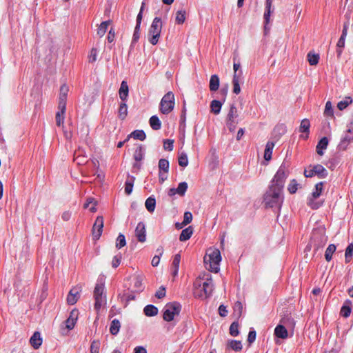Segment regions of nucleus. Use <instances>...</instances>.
<instances>
[{
    "label": "nucleus",
    "mask_w": 353,
    "mask_h": 353,
    "mask_svg": "<svg viewBox=\"0 0 353 353\" xmlns=\"http://www.w3.org/2000/svg\"><path fill=\"white\" fill-rule=\"evenodd\" d=\"M193 286V294L195 298L200 299L208 298L214 290L211 274L208 272L201 274L194 281Z\"/></svg>",
    "instance_id": "f257e3e1"
},
{
    "label": "nucleus",
    "mask_w": 353,
    "mask_h": 353,
    "mask_svg": "<svg viewBox=\"0 0 353 353\" xmlns=\"http://www.w3.org/2000/svg\"><path fill=\"white\" fill-rule=\"evenodd\" d=\"M283 190L269 185L263 196V203L265 208L280 210L283 203Z\"/></svg>",
    "instance_id": "f03ea898"
},
{
    "label": "nucleus",
    "mask_w": 353,
    "mask_h": 353,
    "mask_svg": "<svg viewBox=\"0 0 353 353\" xmlns=\"http://www.w3.org/2000/svg\"><path fill=\"white\" fill-rule=\"evenodd\" d=\"M221 261V256L219 250L210 248L208 250L203 261L205 268L210 272H218L219 271V263Z\"/></svg>",
    "instance_id": "7ed1b4c3"
},
{
    "label": "nucleus",
    "mask_w": 353,
    "mask_h": 353,
    "mask_svg": "<svg viewBox=\"0 0 353 353\" xmlns=\"http://www.w3.org/2000/svg\"><path fill=\"white\" fill-rule=\"evenodd\" d=\"M162 30V21L160 17H156L150 26L148 32V41L152 45H156L159 42Z\"/></svg>",
    "instance_id": "20e7f679"
},
{
    "label": "nucleus",
    "mask_w": 353,
    "mask_h": 353,
    "mask_svg": "<svg viewBox=\"0 0 353 353\" xmlns=\"http://www.w3.org/2000/svg\"><path fill=\"white\" fill-rule=\"evenodd\" d=\"M104 289L105 284L103 279H99L94 290V297L95 299L94 308L96 310H99L102 305L106 303V296L104 294Z\"/></svg>",
    "instance_id": "39448f33"
},
{
    "label": "nucleus",
    "mask_w": 353,
    "mask_h": 353,
    "mask_svg": "<svg viewBox=\"0 0 353 353\" xmlns=\"http://www.w3.org/2000/svg\"><path fill=\"white\" fill-rule=\"evenodd\" d=\"M288 176V172L287 168L283 163L279 167L274 178L271 181L270 185L283 190L285 182Z\"/></svg>",
    "instance_id": "423d86ee"
},
{
    "label": "nucleus",
    "mask_w": 353,
    "mask_h": 353,
    "mask_svg": "<svg viewBox=\"0 0 353 353\" xmlns=\"http://www.w3.org/2000/svg\"><path fill=\"white\" fill-rule=\"evenodd\" d=\"M181 309L179 303L172 302L165 305L163 308V318L165 321H171L174 319L175 315H179Z\"/></svg>",
    "instance_id": "0eeeda50"
},
{
    "label": "nucleus",
    "mask_w": 353,
    "mask_h": 353,
    "mask_svg": "<svg viewBox=\"0 0 353 353\" xmlns=\"http://www.w3.org/2000/svg\"><path fill=\"white\" fill-rule=\"evenodd\" d=\"M174 107V96L172 92H168L162 98L160 103V111L164 114H169Z\"/></svg>",
    "instance_id": "6e6552de"
},
{
    "label": "nucleus",
    "mask_w": 353,
    "mask_h": 353,
    "mask_svg": "<svg viewBox=\"0 0 353 353\" xmlns=\"http://www.w3.org/2000/svg\"><path fill=\"white\" fill-rule=\"evenodd\" d=\"M238 117L239 114L236 105L234 104H231L226 117L225 123L228 130L232 132H234L236 125L238 124V121L236 120Z\"/></svg>",
    "instance_id": "1a4fd4ad"
},
{
    "label": "nucleus",
    "mask_w": 353,
    "mask_h": 353,
    "mask_svg": "<svg viewBox=\"0 0 353 353\" xmlns=\"http://www.w3.org/2000/svg\"><path fill=\"white\" fill-rule=\"evenodd\" d=\"M327 174L328 172L326 169L320 164L310 166L308 169H305L304 171V175L307 178L317 175L319 179H325Z\"/></svg>",
    "instance_id": "9d476101"
},
{
    "label": "nucleus",
    "mask_w": 353,
    "mask_h": 353,
    "mask_svg": "<svg viewBox=\"0 0 353 353\" xmlns=\"http://www.w3.org/2000/svg\"><path fill=\"white\" fill-rule=\"evenodd\" d=\"M103 228V218L102 216H98L92 227L93 239H99Z\"/></svg>",
    "instance_id": "9b49d317"
},
{
    "label": "nucleus",
    "mask_w": 353,
    "mask_h": 353,
    "mask_svg": "<svg viewBox=\"0 0 353 353\" xmlns=\"http://www.w3.org/2000/svg\"><path fill=\"white\" fill-rule=\"evenodd\" d=\"M272 2H273V0H266V1H265V12H264V14H263L264 23H265V25H264L265 34H267L268 31L269 30V28L268 27V25L270 23L271 13L274 10V8H272Z\"/></svg>",
    "instance_id": "f8f14e48"
},
{
    "label": "nucleus",
    "mask_w": 353,
    "mask_h": 353,
    "mask_svg": "<svg viewBox=\"0 0 353 353\" xmlns=\"http://www.w3.org/2000/svg\"><path fill=\"white\" fill-rule=\"evenodd\" d=\"M135 236L137 238V240L143 243L146 240V230L145 225L143 222H139L135 229Z\"/></svg>",
    "instance_id": "ddd939ff"
},
{
    "label": "nucleus",
    "mask_w": 353,
    "mask_h": 353,
    "mask_svg": "<svg viewBox=\"0 0 353 353\" xmlns=\"http://www.w3.org/2000/svg\"><path fill=\"white\" fill-rule=\"evenodd\" d=\"M80 291L81 288L78 286L73 288L70 290L67 297V302L69 305H74L77 302L80 297Z\"/></svg>",
    "instance_id": "4468645a"
},
{
    "label": "nucleus",
    "mask_w": 353,
    "mask_h": 353,
    "mask_svg": "<svg viewBox=\"0 0 353 353\" xmlns=\"http://www.w3.org/2000/svg\"><path fill=\"white\" fill-rule=\"evenodd\" d=\"M78 315H79V311L76 309H74L70 312L68 318L65 321V327L68 330L73 329V327H74V325L77 321Z\"/></svg>",
    "instance_id": "2eb2a0df"
},
{
    "label": "nucleus",
    "mask_w": 353,
    "mask_h": 353,
    "mask_svg": "<svg viewBox=\"0 0 353 353\" xmlns=\"http://www.w3.org/2000/svg\"><path fill=\"white\" fill-rule=\"evenodd\" d=\"M326 242V239L321 234H314L312 237V243H314V250L316 251L322 247Z\"/></svg>",
    "instance_id": "dca6fc26"
},
{
    "label": "nucleus",
    "mask_w": 353,
    "mask_h": 353,
    "mask_svg": "<svg viewBox=\"0 0 353 353\" xmlns=\"http://www.w3.org/2000/svg\"><path fill=\"white\" fill-rule=\"evenodd\" d=\"M30 343L35 350H37L40 347V346L42 344V339L41 337V334L39 332H34L33 335L31 336L30 339Z\"/></svg>",
    "instance_id": "f3484780"
},
{
    "label": "nucleus",
    "mask_w": 353,
    "mask_h": 353,
    "mask_svg": "<svg viewBox=\"0 0 353 353\" xmlns=\"http://www.w3.org/2000/svg\"><path fill=\"white\" fill-rule=\"evenodd\" d=\"M328 139L325 137L321 138L316 148V152L319 155L322 156L323 154V150H325L328 145Z\"/></svg>",
    "instance_id": "a211bd4d"
},
{
    "label": "nucleus",
    "mask_w": 353,
    "mask_h": 353,
    "mask_svg": "<svg viewBox=\"0 0 353 353\" xmlns=\"http://www.w3.org/2000/svg\"><path fill=\"white\" fill-rule=\"evenodd\" d=\"M129 88L125 81H123L119 90V97L122 101H125L128 96Z\"/></svg>",
    "instance_id": "6ab92c4d"
},
{
    "label": "nucleus",
    "mask_w": 353,
    "mask_h": 353,
    "mask_svg": "<svg viewBox=\"0 0 353 353\" xmlns=\"http://www.w3.org/2000/svg\"><path fill=\"white\" fill-rule=\"evenodd\" d=\"M351 305L352 301L350 300H346L341 307L340 314L345 318L350 316L352 311Z\"/></svg>",
    "instance_id": "aec40b11"
},
{
    "label": "nucleus",
    "mask_w": 353,
    "mask_h": 353,
    "mask_svg": "<svg viewBox=\"0 0 353 353\" xmlns=\"http://www.w3.org/2000/svg\"><path fill=\"white\" fill-rule=\"evenodd\" d=\"M274 334L276 337L284 339L288 338V332L285 326L278 325L274 329Z\"/></svg>",
    "instance_id": "412c9836"
},
{
    "label": "nucleus",
    "mask_w": 353,
    "mask_h": 353,
    "mask_svg": "<svg viewBox=\"0 0 353 353\" xmlns=\"http://www.w3.org/2000/svg\"><path fill=\"white\" fill-rule=\"evenodd\" d=\"M134 180V176L129 174L128 175V178L125 183V192L127 195H130L132 193Z\"/></svg>",
    "instance_id": "4be33fe9"
},
{
    "label": "nucleus",
    "mask_w": 353,
    "mask_h": 353,
    "mask_svg": "<svg viewBox=\"0 0 353 353\" xmlns=\"http://www.w3.org/2000/svg\"><path fill=\"white\" fill-rule=\"evenodd\" d=\"M140 18L141 16L139 17V19H136V26L132 36V44L136 43L140 38V27L141 23Z\"/></svg>",
    "instance_id": "5701e85b"
},
{
    "label": "nucleus",
    "mask_w": 353,
    "mask_h": 353,
    "mask_svg": "<svg viewBox=\"0 0 353 353\" xmlns=\"http://www.w3.org/2000/svg\"><path fill=\"white\" fill-rule=\"evenodd\" d=\"M219 88V78L218 75L213 74L211 76L210 79V85L209 88L212 92H215L218 90Z\"/></svg>",
    "instance_id": "b1692460"
},
{
    "label": "nucleus",
    "mask_w": 353,
    "mask_h": 353,
    "mask_svg": "<svg viewBox=\"0 0 353 353\" xmlns=\"http://www.w3.org/2000/svg\"><path fill=\"white\" fill-rule=\"evenodd\" d=\"M352 141H353V135L352 134H350L347 131L345 134L341 139L339 146L340 147V148L345 150L347 148V145Z\"/></svg>",
    "instance_id": "393cba45"
},
{
    "label": "nucleus",
    "mask_w": 353,
    "mask_h": 353,
    "mask_svg": "<svg viewBox=\"0 0 353 353\" xmlns=\"http://www.w3.org/2000/svg\"><path fill=\"white\" fill-rule=\"evenodd\" d=\"M144 314L147 316H154L158 314V308L153 305H147L143 309Z\"/></svg>",
    "instance_id": "a878e982"
},
{
    "label": "nucleus",
    "mask_w": 353,
    "mask_h": 353,
    "mask_svg": "<svg viewBox=\"0 0 353 353\" xmlns=\"http://www.w3.org/2000/svg\"><path fill=\"white\" fill-rule=\"evenodd\" d=\"M192 233H193V230L191 226H189L188 228L183 230L179 236L180 241H185L190 239L192 235Z\"/></svg>",
    "instance_id": "bb28decb"
},
{
    "label": "nucleus",
    "mask_w": 353,
    "mask_h": 353,
    "mask_svg": "<svg viewBox=\"0 0 353 353\" xmlns=\"http://www.w3.org/2000/svg\"><path fill=\"white\" fill-rule=\"evenodd\" d=\"M274 147V143L272 141H268L266 143L265 149V152H264V159L266 161H269L271 159Z\"/></svg>",
    "instance_id": "cd10ccee"
},
{
    "label": "nucleus",
    "mask_w": 353,
    "mask_h": 353,
    "mask_svg": "<svg viewBox=\"0 0 353 353\" xmlns=\"http://www.w3.org/2000/svg\"><path fill=\"white\" fill-rule=\"evenodd\" d=\"M145 155V148L142 145H139L134 151L133 157L137 162L141 161L144 158Z\"/></svg>",
    "instance_id": "c85d7f7f"
},
{
    "label": "nucleus",
    "mask_w": 353,
    "mask_h": 353,
    "mask_svg": "<svg viewBox=\"0 0 353 353\" xmlns=\"http://www.w3.org/2000/svg\"><path fill=\"white\" fill-rule=\"evenodd\" d=\"M128 115V106L125 101H123L119 105L118 110V117L120 119L124 120Z\"/></svg>",
    "instance_id": "c756f323"
},
{
    "label": "nucleus",
    "mask_w": 353,
    "mask_h": 353,
    "mask_svg": "<svg viewBox=\"0 0 353 353\" xmlns=\"http://www.w3.org/2000/svg\"><path fill=\"white\" fill-rule=\"evenodd\" d=\"M146 209L150 212H153L156 207V199L153 196H149L145 203Z\"/></svg>",
    "instance_id": "7c9ffc66"
},
{
    "label": "nucleus",
    "mask_w": 353,
    "mask_h": 353,
    "mask_svg": "<svg viewBox=\"0 0 353 353\" xmlns=\"http://www.w3.org/2000/svg\"><path fill=\"white\" fill-rule=\"evenodd\" d=\"M151 128L154 130H158L161 128V122L156 115L152 116L149 121Z\"/></svg>",
    "instance_id": "2f4dec72"
},
{
    "label": "nucleus",
    "mask_w": 353,
    "mask_h": 353,
    "mask_svg": "<svg viewBox=\"0 0 353 353\" xmlns=\"http://www.w3.org/2000/svg\"><path fill=\"white\" fill-rule=\"evenodd\" d=\"M121 327V323L120 321L118 319H114L112 321L110 327V332L112 335H117L120 330Z\"/></svg>",
    "instance_id": "473e14b6"
},
{
    "label": "nucleus",
    "mask_w": 353,
    "mask_h": 353,
    "mask_svg": "<svg viewBox=\"0 0 353 353\" xmlns=\"http://www.w3.org/2000/svg\"><path fill=\"white\" fill-rule=\"evenodd\" d=\"M134 288L137 292H141L143 290V279L141 276H136L133 279Z\"/></svg>",
    "instance_id": "72a5a7b5"
},
{
    "label": "nucleus",
    "mask_w": 353,
    "mask_h": 353,
    "mask_svg": "<svg viewBox=\"0 0 353 353\" xmlns=\"http://www.w3.org/2000/svg\"><path fill=\"white\" fill-rule=\"evenodd\" d=\"M228 346L232 350L239 352L241 351L243 346L240 341L230 340L228 341Z\"/></svg>",
    "instance_id": "f704fd0d"
},
{
    "label": "nucleus",
    "mask_w": 353,
    "mask_h": 353,
    "mask_svg": "<svg viewBox=\"0 0 353 353\" xmlns=\"http://www.w3.org/2000/svg\"><path fill=\"white\" fill-rule=\"evenodd\" d=\"M110 23V21H103L97 29V35L102 37L107 31L108 27Z\"/></svg>",
    "instance_id": "c9c22d12"
},
{
    "label": "nucleus",
    "mask_w": 353,
    "mask_h": 353,
    "mask_svg": "<svg viewBox=\"0 0 353 353\" xmlns=\"http://www.w3.org/2000/svg\"><path fill=\"white\" fill-rule=\"evenodd\" d=\"M221 107H222V103L220 101L213 100L211 102V104H210L211 111L215 114H219Z\"/></svg>",
    "instance_id": "e433bc0d"
},
{
    "label": "nucleus",
    "mask_w": 353,
    "mask_h": 353,
    "mask_svg": "<svg viewBox=\"0 0 353 353\" xmlns=\"http://www.w3.org/2000/svg\"><path fill=\"white\" fill-rule=\"evenodd\" d=\"M159 171H163L168 173L169 171L170 163L169 161L165 159H161L159 161Z\"/></svg>",
    "instance_id": "4c0bfd02"
},
{
    "label": "nucleus",
    "mask_w": 353,
    "mask_h": 353,
    "mask_svg": "<svg viewBox=\"0 0 353 353\" xmlns=\"http://www.w3.org/2000/svg\"><path fill=\"white\" fill-rule=\"evenodd\" d=\"M186 17V12L185 10H179L176 13L175 21L178 24H182L184 23Z\"/></svg>",
    "instance_id": "58836bf2"
},
{
    "label": "nucleus",
    "mask_w": 353,
    "mask_h": 353,
    "mask_svg": "<svg viewBox=\"0 0 353 353\" xmlns=\"http://www.w3.org/2000/svg\"><path fill=\"white\" fill-rule=\"evenodd\" d=\"M130 136H132V137H133L134 139H137V140H140V141H143L146 138V135H145V133L143 130H134L130 134Z\"/></svg>",
    "instance_id": "ea45409f"
},
{
    "label": "nucleus",
    "mask_w": 353,
    "mask_h": 353,
    "mask_svg": "<svg viewBox=\"0 0 353 353\" xmlns=\"http://www.w3.org/2000/svg\"><path fill=\"white\" fill-rule=\"evenodd\" d=\"M336 245L334 244H330L327 248L325 253V258L327 261H331L332 254L336 251Z\"/></svg>",
    "instance_id": "a19ab883"
},
{
    "label": "nucleus",
    "mask_w": 353,
    "mask_h": 353,
    "mask_svg": "<svg viewBox=\"0 0 353 353\" xmlns=\"http://www.w3.org/2000/svg\"><path fill=\"white\" fill-rule=\"evenodd\" d=\"M310 123L307 119H304L301 121L299 130L303 133L308 134L310 132Z\"/></svg>",
    "instance_id": "79ce46f5"
},
{
    "label": "nucleus",
    "mask_w": 353,
    "mask_h": 353,
    "mask_svg": "<svg viewBox=\"0 0 353 353\" xmlns=\"http://www.w3.org/2000/svg\"><path fill=\"white\" fill-rule=\"evenodd\" d=\"M307 61L311 65H315L319 63V55L310 52L307 54Z\"/></svg>",
    "instance_id": "37998d69"
},
{
    "label": "nucleus",
    "mask_w": 353,
    "mask_h": 353,
    "mask_svg": "<svg viewBox=\"0 0 353 353\" xmlns=\"http://www.w3.org/2000/svg\"><path fill=\"white\" fill-rule=\"evenodd\" d=\"M69 91V88L66 85H62L60 88V93L59 101H67L68 92Z\"/></svg>",
    "instance_id": "c03bdc74"
},
{
    "label": "nucleus",
    "mask_w": 353,
    "mask_h": 353,
    "mask_svg": "<svg viewBox=\"0 0 353 353\" xmlns=\"http://www.w3.org/2000/svg\"><path fill=\"white\" fill-rule=\"evenodd\" d=\"M323 182H319L315 185V190L313 191L312 196L314 199H317L323 191Z\"/></svg>",
    "instance_id": "a18cd8bd"
},
{
    "label": "nucleus",
    "mask_w": 353,
    "mask_h": 353,
    "mask_svg": "<svg viewBox=\"0 0 353 353\" xmlns=\"http://www.w3.org/2000/svg\"><path fill=\"white\" fill-rule=\"evenodd\" d=\"M188 183L186 182H181L179 183L178 188H176V192H177V194L180 196H184L187 189H188Z\"/></svg>",
    "instance_id": "49530a36"
},
{
    "label": "nucleus",
    "mask_w": 353,
    "mask_h": 353,
    "mask_svg": "<svg viewBox=\"0 0 353 353\" xmlns=\"http://www.w3.org/2000/svg\"><path fill=\"white\" fill-rule=\"evenodd\" d=\"M179 165L181 167H186L188 165V156L185 152L180 154L178 158Z\"/></svg>",
    "instance_id": "de8ad7c7"
},
{
    "label": "nucleus",
    "mask_w": 353,
    "mask_h": 353,
    "mask_svg": "<svg viewBox=\"0 0 353 353\" xmlns=\"http://www.w3.org/2000/svg\"><path fill=\"white\" fill-rule=\"evenodd\" d=\"M352 254H353V243H350L347 245V248L345 249V258L346 263H348L350 261Z\"/></svg>",
    "instance_id": "09e8293b"
},
{
    "label": "nucleus",
    "mask_w": 353,
    "mask_h": 353,
    "mask_svg": "<svg viewBox=\"0 0 353 353\" xmlns=\"http://www.w3.org/2000/svg\"><path fill=\"white\" fill-rule=\"evenodd\" d=\"M230 334L232 336L239 335V323L236 321L233 322L230 326Z\"/></svg>",
    "instance_id": "8fccbe9b"
},
{
    "label": "nucleus",
    "mask_w": 353,
    "mask_h": 353,
    "mask_svg": "<svg viewBox=\"0 0 353 353\" xmlns=\"http://www.w3.org/2000/svg\"><path fill=\"white\" fill-rule=\"evenodd\" d=\"M126 241L125 236L123 234H119L117 239L116 247L118 249H121V248L124 247Z\"/></svg>",
    "instance_id": "3c124183"
},
{
    "label": "nucleus",
    "mask_w": 353,
    "mask_h": 353,
    "mask_svg": "<svg viewBox=\"0 0 353 353\" xmlns=\"http://www.w3.org/2000/svg\"><path fill=\"white\" fill-rule=\"evenodd\" d=\"M236 82L243 83V77L242 70H239V72H234L232 83Z\"/></svg>",
    "instance_id": "603ef678"
},
{
    "label": "nucleus",
    "mask_w": 353,
    "mask_h": 353,
    "mask_svg": "<svg viewBox=\"0 0 353 353\" xmlns=\"http://www.w3.org/2000/svg\"><path fill=\"white\" fill-rule=\"evenodd\" d=\"M315 199L313 197L308 199L307 200V205L310 206L313 210H316L319 208L322 203L320 202H317L314 201Z\"/></svg>",
    "instance_id": "864d4df0"
},
{
    "label": "nucleus",
    "mask_w": 353,
    "mask_h": 353,
    "mask_svg": "<svg viewBox=\"0 0 353 353\" xmlns=\"http://www.w3.org/2000/svg\"><path fill=\"white\" fill-rule=\"evenodd\" d=\"M100 341H93L90 345V352L91 353H99L100 348Z\"/></svg>",
    "instance_id": "5fc2aeb1"
},
{
    "label": "nucleus",
    "mask_w": 353,
    "mask_h": 353,
    "mask_svg": "<svg viewBox=\"0 0 353 353\" xmlns=\"http://www.w3.org/2000/svg\"><path fill=\"white\" fill-rule=\"evenodd\" d=\"M299 184L295 179H292L288 188V191L290 194H294L297 190Z\"/></svg>",
    "instance_id": "6e6d98bb"
},
{
    "label": "nucleus",
    "mask_w": 353,
    "mask_h": 353,
    "mask_svg": "<svg viewBox=\"0 0 353 353\" xmlns=\"http://www.w3.org/2000/svg\"><path fill=\"white\" fill-rule=\"evenodd\" d=\"M64 114L65 113H61V111H58L56 114V124L57 126L60 127L63 125L64 122Z\"/></svg>",
    "instance_id": "4d7b16f0"
},
{
    "label": "nucleus",
    "mask_w": 353,
    "mask_h": 353,
    "mask_svg": "<svg viewBox=\"0 0 353 353\" xmlns=\"http://www.w3.org/2000/svg\"><path fill=\"white\" fill-rule=\"evenodd\" d=\"M163 148L165 150L172 151L174 148V141L171 139H165L163 141Z\"/></svg>",
    "instance_id": "13d9d810"
},
{
    "label": "nucleus",
    "mask_w": 353,
    "mask_h": 353,
    "mask_svg": "<svg viewBox=\"0 0 353 353\" xmlns=\"http://www.w3.org/2000/svg\"><path fill=\"white\" fill-rule=\"evenodd\" d=\"M352 102L350 98H347L345 100L341 101L338 103L337 107L340 110H343L347 107V105Z\"/></svg>",
    "instance_id": "bf43d9fd"
},
{
    "label": "nucleus",
    "mask_w": 353,
    "mask_h": 353,
    "mask_svg": "<svg viewBox=\"0 0 353 353\" xmlns=\"http://www.w3.org/2000/svg\"><path fill=\"white\" fill-rule=\"evenodd\" d=\"M256 331L253 328H251L250 330L249 331L248 336V342L250 345L252 344L256 340Z\"/></svg>",
    "instance_id": "052dcab7"
},
{
    "label": "nucleus",
    "mask_w": 353,
    "mask_h": 353,
    "mask_svg": "<svg viewBox=\"0 0 353 353\" xmlns=\"http://www.w3.org/2000/svg\"><path fill=\"white\" fill-rule=\"evenodd\" d=\"M121 259H122V256H121V254H120V253L117 254L116 256H114L113 257V259L112 261V266L114 268H117L120 265Z\"/></svg>",
    "instance_id": "680f3d73"
},
{
    "label": "nucleus",
    "mask_w": 353,
    "mask_h": 353,
    "mask_svg": "<svg viewBox=\"0 0 353 353\" xmlns=\"http://www.w3.org/2000/svg\"><path fill=\"white\" fill-rule=\"evenodd\" d=\"M192 220V214L190 212H185L184 213L183 216V221L182 225H188L189 224Z\"/></svg>",
    "instance_id": "e2e57ef3"
},
{
    "label": "nucleus",
    "mask_w": 353,
    "mask_h": 353,
    "mask_svg": "<svg viewBox=\"0 0 353 353\" xmlns=\"http://www.w3.org/2000/svg\"><path fill=\"white\" fill-rule=\"evenodd\" d=\"M324 114L326 116L333 115V110H332V103L330 101L326 102Z\"/></svg>",
    "instance_id": "0e129e2a"
},
{
    "label": "nucleus",
    "mask_w": 353,
    "mask_h": 353,
    "mask_svg": "<svg viewBox=\"0 0 353 353\" xmlns=\"http://www.w3.org/2000/svg\"><path fill=\"white\" fill-rule=\"evenodd\" d=\"M155 296L159 299H163L165 296V288L161 286L159 289L156 292Z\"/></svg>",
    "instance_id": "69168bd1"
},
{
    "label": "nucleus",
    "mask_w": 353,
    "mask_h": 353,
    "mask_svg": "<svg viewBox=\"0 0 353 353\" xmlns=\"http://www.w3.org/2000/svg\"><path fill=\"white\" fill-rule=\"evenodd\" d=\"M74 161H77V164H84L85 163V157L84 156H81L80 154H77V152H74Z\"/></svg>",
    "instance_id": "338daca9"
},
{
    "label": "nucleus",
    "mask_w": 353,
    "mask_h": 353,
    "mask_svg": "<svg viewBox=\"0 0 353 353\" xmlns=\"http://www.w3.org/2000/svg\"><path fill=\"white\" fill-rule=\"evenodd\" d=\"M180 261H181L180 254H175L174 256L171 267L179 268Z\"/></svg>",
    "instance_id": "774afa93"
}]
</instances>
